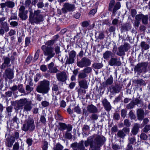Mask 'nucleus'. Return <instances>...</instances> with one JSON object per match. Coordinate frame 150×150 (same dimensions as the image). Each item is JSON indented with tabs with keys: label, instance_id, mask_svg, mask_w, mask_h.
I'll return each mask as SVG.
<instances>
[{
	"label": "nucleus",
	"instance_id": "f257e3e1",
	"mask_svg": "<svg viewBox=\"0 0 150 150\" xmlns=\"http://www.w3.org/2000/svg\"><path fill=\"white\" fill-rule=\"evenodd\" d=\"M105 141V137L98 136L95 138L94 142L92 138L90 137L88 138L87 140L84 142V143L86 147L88 146L89 145L92 150H99L100 146Z\"/></svg>",
	"mask_w": 150,
	"mask_h": 150
},
{
	"label": "nucleus",
	"instance_id": "f03ea898",
	"mask_svg": "<svg viewBox=\"0 0 150 150\" xmlns=\"http://www.w3.org/2000/svg\"><path fill=\"white\" fill-rule=\"evenodd\" d=\"M29 12V21L31 24H39L44 20L45 16L41 13L40 10L38 9L33 12V9H30Z\"/></svg>",
	"mask_w": 150,
	"mask_h": 150
},
{
	"label": "nucleus",
	"instance_id": "7ed1b4c3",
	"mask_svg": "<svg viewBox=\"0 0 150 150\" xmlns=\"http://www.w3.org/2000/svg\"><path fill=\"white\" fill-rule=\"evenodd\" d=\"M50 89L49 81L44 80L40 82V84L37 86L36 90L38 92L44 94L47 93Z\"/></svg>",
	"mask_w": 150,
	"mask_h": 150
},
{
	"label": "nucleus",
	"instance_id": "20e7f679",
	"mask_svg": "<svg viewBox=\"0 0 150 150\" xmlns=\"http://www.w3.org/2000/svg\"><path fill=\"white\" fill-rule=\"evenodd\" d=\"M35 128V125L34 124V120L33 119L29 116L25 121L22 127L23 130L27 132L29 131L33 132Z\"/></svg>",
	"mask_w": 150,
	"mask_h": 150
},
{
	"label": "nucleus",
	"instance_id": "39448f33",
	"mask_svg": "<svg viewBox=\"0 0 150 150\" xmlns=\"http://www.w3.org/2000/svg\"><path fill=\"white\" fill-rule=\"evenodd\" d=\"M41 49L43 51L44 55L47 56L46 59L47 62L49 61L55 55L53 48L51 46H46L45 45H44L42 46Z\"/></svg>",
	"mask_w": 150,
	"mask_h": 150
},
{
	"label": "nucleus",
	"instance_id": "423d86ee",
	"mask_svg": "<svg viewBox=\"0 0 150 150\" xmlns=\"http://www.w3.org/2000/svg\"><path fill=\"white\" fill-rule=\"evenodd\" d=\"M120 4L119 2L118 1L115 3L114 0H111L109 4L108 9L109 11L112 12L113 14L115 15L117 10L120 8Z\"/></svg>",
	"mask_w": 150,
	"mask_h": 150
},
{
	"label": "nucleus",
	"instance_id": "0eeeda50",
	"mask_svg": "<svg viewBox=\"0 0 150 150\" xmlns=\"http://www.w3.org/2000/svg\"><path fill=\"white\" fill-rule=\"evenodd\" d=\"M15 59V57L14 56H11L10 58L4 56L3 60V63L0 67V68L2 69H4L6 67H10V64L11 61L13 62Z\"/></svg>",
	"mask_w": 150,
	"mask_h": 150
},
{
	"label": "nucleus",
	"instance_id": "6e6552de",
	"mask_svg": "<svg viewBox=\"0 0 150 150\" xmlns=\"http://www.w3.org/2000/svg\"><path fill=\"white\" fill-rule=\"evenodd\" d=\"M91 64V60L88 58L83 57L81 60L77 62V65L80 68L89 66Z\"/></svg>",
	"mask_w": 150,
	"mask_h": 150
},
{
	"label": "nucleus",
	"instance_id": "1a4fd4ad",
	"mask_svg": "<svg viewBox=\"0 0 150 150\" xmlns=\"http://www.w3.org/2000/svg\"><path fill=\"white\" fill-rule=\"evenodd\" d=\"M130 47L129 44L125 43L124 45H122L118 47V52L117 53V54L119 56L124 55L125 52L127 51Z\"/></svg>",
	"mask_w": 150,
	"mask_h": 150
},
{
	"label": "nucleus",
	"instance_id": "9d476101",
	"mask_svg": "<svg viewBox=\"0 0 150 150\" xmlns=\"http://www.w3.org/2000/svg\"><path fill=\"white\" fill-rule=\"evenodd\" d=\"M147 64L146 63H141L138 64L135 67L134 70L135 72H137L140 74L142 72H145Z\"/></svg>",
	"mask_w": 150,
	"mask_h": 150
},
{
	"label": "nucleus",
	"instance_id": "9b49d317",
	"mask_svg": "<svg viewBox=\"0 0 150 150\" xmlns=\"http://www.w3.org/2000/svg\"><path fill=\"white\" fill-rule=\"evenodd\" d=\"M28 11L25 10V7L23 6H21L19 10V16L22 20H25L28 18L27 14Z\"/></svg>",
	"mask_w": 150,
	"mask_h": 150
},
{
	"label": "nucleus",
	"instance_id": "f8f14e48",
	"mask_svg": "<svg viewBox=\"0 0 150 150\" xmlns=\"http://www.w3.org/2000/svg\"><path fill=\"white\" fill-rule=\"evenodd\" d=\"M75 9L74 5L68 3H66L64 5V7L62 9V11L63 13H65L67 12V11H72L74 10Z\"/></svg>",
	"mask_w": 150,
	"mask_h": 150
},
{
	"label": "nucleus",
	"instance_id": "ddd939ff",
	"mask_svg": "<svg viewBox=\"0 0 150 150\" xmlns=\"http://www.w3.org/2000/svg\"><path fill=\"white\" fill-rule=\"evenodd\" d=\"M111 66H120L121 64L120 58L112 57L108 62Z\"/></svg>",
	"mask_w": 150,
	"mask_h": 150
},
{
	"label": "nucleus",
	"instance_id": "4468645a",
	"mask_svg": "<svg viewBox=\"0 0 150 150\" xmlns=\"http://www.w3.org/2000/svg\"><path fill=\"white\" fill-rule=\"evenodd\" d=\"M56 76L57 80L59 81L64 82L67 79V76L66 73L64 71L57 73Z\"/></svg>",
	"mask_w": 150,
	"mask_h": 150
},
{
	"label": "nucleus",
	"instance_id": "2eb2a0df",
	"mask_svg": "<svg viewBox=\"0 0 150 150\" xmlns=\"http://www.w3.org/2000/svg\"><path fill=\"white\" fill-rule=\"evenodd\" d=\"M9 30V27L7 23L6 22L2 23L0 26V35H3L5 32H7Z\"/></svg>",
	"mask_w": 150,
	"mask_h": 150
},
{
	"label": "nucleus",
	"instance_id": "dca6fc26",
	"mask_svg": "<svg viewBox=\"0 0 150 150\" xmlns=\"http://www.w3.org/2000/svg\"><path fill=\"white\" fill-rule=\"evenodd\" d=\"M0 6L2 10H4V8L6 7L7 8H12L15 6V3L12 1H8L4 3L0 4Z\"/></svg>",
	"mask_w": 150,
	"mask_h": 150
},
{
	"label": "nucleus",
	"instance_id": "f3484780",
	"mask_svg": "<svg viewBox=\"0 0 150 150\" xmlns=\"http://www.w3.org/2000/svg\"><path fill=\"white\" fill-rule=\"evenodd\" d=\"M129 128L124 127L122 130H120L118 131L117 134V136L119 138H123L126 136L125 133H129Z\"/></svg>",
	"mask_w": 150,
	"mask_h": 150
},
{
	"label": "nucleus",
	"instance_id": "a211bd4d",
	"mask_svg": "<svg viewBox=\"0 0 150 150\" xmlns=\"http://www.w3.org/2000/svg\"><path fill=\"white\" fill-rule=\"evenodd\" d=\"M4 76H6V78L12 79L14 77V71L12 69L9 68L6 69L4 72Z\"/></svg>",
	"mask_w": 150,
	"mask_h": 150
},
{
	"label": "nucleus",
	"instance_id": "6ab92c4d",
	"mask_svg": "<svg viewBox=\"0 0 150 150\" xmlns=\"http://www.w3.org/2000/svg\"><path fill=\"white\" fill-rule=\"evenodd\" d=\"M121 88L122 87L120 85L116 84L110 87V91L112 94L118 93L120 91Z\"/></svg>",
	"mask_w": 150,
	"mask_h": 150
},
{
	"label": "nucleus",
	"instance_id": "aec40b11",
	"mask_svg": "<svg viewBox=\"0 0 150 150\" xmlns=\"http://www.w3.org/2000/svg\"><path fill=\"white\" fill-rule=\"evenodd\" d=\"M86 109L87 111L90 113H96L98 112L97 108L93 104L88 105Z\"/></svg>",
	"mask_w": 150,
	"mask_h": 150
},
{
	"label": "nucleus",
	"instance_id": "412c9836",
	"mask_svg": "<svg viewBox=\"0 0 150 150\" xmlns=\"http://www.w3.org/2000/svg\"><path fill=\"white\" fill-rule=\"evenodd\" d=\"M28 100L26 98L21 99L17 102V105L19 109H23L25 105L28 102Z\"/></svg>",
	"mask_w": 150,
	"mask_h": 150
},
{
	"label": "nucleus",
	"instance_id": "4be33fe9",
	"mask_svg": "<svg viewBox=\"0 0 150 150\" xmlns=\"http://www.w3.org/2000/svg\"><path fill=\"white\" fill-rule=\"evenodd\" d=\"M54 63L51 62L48 65V67L49 69V71L51 73H55L58 71V70L57 67H54Z\"/></svg>",
	"mask_w": 150,
	"mask_h": 150
},
{
	"label": "nucleus",
	"instance_id": "5701e85b",
	"mask_svg": "<svg viewBox=\"0 0 150 150\" xmlns=\"http://www.w3.org/2000/svg\"><path fill=\"white\" fill-rule=\"evenodd\" d=\"M102 103L105 110L107 111H109L111 109L112 107L110 104L106 99H104L102 101Z\"/></svg>",
	"mask_w": 150,
	"mask_h": 150
},
{
	"label": "nucleus",
	"instance_id": "b1692460",
	"mask_svg": "<svg viewBox=\"0 0 150 150\" xmlns=\"http://www.w3.org/2000/svg\"><path fill=\"white\" fill-rule=\"evenodd\" d=\"M7 141L6 145L8 147H11L15 141L14 137L12 136L8 137L6 139Z\"/></svg>",
	"mask_w": 150,
	"mask_h": 150
},
{
	"label": "nucleus",
	"instance_id": "393cba45",
	"mask_svg": "<svg viewBox=\"0 0 150 150\" xmlns=\"http://www.w3.org/2000/svg\"><path fill=\"white\" fill-rule=\"evenodd\" d=\"M32 104L31 101L28 100L23 108V111L26 112L30 111L32 108Z\"/></svg>",
	"mask_w": 150,
	"mask_h": 150
},
{
	"label": "nucleus",
	"instance_id": "a878e982",
	"mask_svg": "<svg viewBox=\"0 0 150 150\" xmlns=\"http://www.w3.org/2000/svg\"><path fill=\"white\" fill-rule=\"evenodd\" d=\"M144 113L143 110L139 109L137 111V115L138 119L139 120H142L144 117Z\"/></svg>",
	"mask_w": 150,
	"mask_h": 150
},
{
	"label": "nucleus",
	"instance_id": "bb28decb",
	"mask_svg": "<svg viewBox=\"0 0 150 150\" xmlns=\"http://www.w3.org/2000/svg\"><path fill=\"white\" fill-rule=\"evenodd\" d=\"M79 85L81 88L87 89L88 88L87 81L86 80H82L79 81Z\"/></svg>",
	"mask_w": 150,
	"mask_h": 150
},
{
	"label": "nucleus",
	"instance_id": "cd10ccee",
	"mask_svg": "<svg viewBox=\"0 0 150 150\" xmlns=\"http://www.w3.org/2000/svg\"><path fill=\"white\" fill-rule=\"evenodd\" d=\"M138 124L137 123L135 124L132 130V132L133 134L134 135L136 134L138 132Z\"/></svg>",
	"mask_w": 150,
	"mask_h": 150
},
{
	"label": "nucleus",
	"instance_id": "c85d7f7f",
	"mask_svg": "<svg viewBox=\"0 0 150 150\" xmlns=\"http://www.w3.org/2000/svg\"><path fill=\"white\" fill-rule=\"evenodd\" d=\"M112 53L110 51H107L103 54V57L104 59H107L111 56Z\"/></svg>",
	"mask_w": 150,
	"mask_h": 150
},
{
	"label": "nucleus",
	"instance_id": "c756f323",
	"mask_svg": "<svg viewBox=\"0 0 150 150\" xmlns=\"http://www.w3.org/2000/svg\"><path fill=\"white\" fill-rule=\"evenodd\" d=\"M113 81V78L112 76L110 75V77L105 81V85H110L112 83Z\"/></svg>",
	"mask_w": 150,
	"mask_h": 150
},
{
	"label": "nucleus",
	"instance_id": "7c9ffc66",
	"mask_svg": "<svg viewBox=\"0 0 150 150\" xmlns=\"http://www.w3.org/2000/svg\"><path fill=\"white\" fill-rule=\"evenodd\" d=\"M67 59L65 62V64H73L74 62V58L71 57H68L67 56Z\"/></svg>",
	"mask_w": 150,
	"mask_h": 150
},
{
	"label": "nucleus",
	"instance_id": "2f4dec72",
	"mask_svg": "<svg viewBox=\"0 0 150 150\" xmlns=\"http://www.w3.org/2000/svg\"><path fill=\"white\" fill-rule=\"evenodd\" d=\"M140 46L142 49L144 50H147L149 47V45L144 41H142L141 42Z\"/></svg>",
	"mask_w": 150,
	"mask_h": 150
},
{
	"label": "nucleus",
	"instance_id": "473e14b6",
	"mask_svg": "<svg viewBox=\"0 0 150 150\" xmlns=\"http://www.w3.org/2000/svg\"><path fill=\"white\" fill-rule=\"evenodd\" d=\"M93 67L96 69H100L103 66V65L101 63H95L92 64Z\"/></svg>",
	"mask_w": 150,
	"mask_h": 150
},
{
	"label": "nucleus",
	"instance_id": "72a5a7b5",
	"mask_svg": "<svg viewBox=\"0 0 150 150\" xmlns=\"http://www.w3.org/2000/svg\"><path fill=\"white\" fill-rule=\"evenodd\" d=\"M83 70V71L86 74H89L91 73L92 71V69L91 67L88 66L85 67Z\"/></svg>",
	"mask_w": 150,
	"mask_h": 150
},
{
	"label": "nucleus",
	"instance_id": "f704fd0d",
	"mask_svg": "<svg viewBox=\"0 0 150 150\" xmlns=\"http://www.w3.org/2000/svg\"><path fill=\"white\" fill-rule=\"evenodd\" d=\"M87 75L83 71L79 73L78 75V78L80 79H83L86 78Z\"/></svg>",
	"mask_w": 150,
	"mask_h": 150
},
{
	"label": "nucleus",
	"instance_id": "c9c22d12",
	"mask_svg": "<svg viewBox=\"0 0 150 150\" xmlns=\"http://www.w3.org/2000/svg\"><path fill=\"white\" fill-rule=\"evenodd\" d=\"M84 141L81 140L78 144V148L80 149V150H83L85 149V146L83 145Z\"/></svg>",
	"mask_w": 150,
	"mask_h": 150
},
{
	"label": "nucleus",
	"instance_id": "e433bc0d",
	"mask_svg": "<svg viewBox=\"0 0 150 150\" xmlns=\"http://www.w3.org/2000/svg\"><path fill=\"white\" fill-rule=\"evenodd\" d=\"M19 144L18 142H16L13 145L12 150H19Z\"/></svg>",
	"mask_w": 150,
	"mask_h": 150
},
{
	"label": "nucleus",
	"instance_id": "4c0bfd02",
	"mask_svg": "<svg viewBox=\"0 0 150 150\" xmlns=\"http://www.w3.org/2000/svg\"><path fill=\"white\" fill-rule=\"evenodd\" d=\"M18 89L19 92L21 93H25V90L23 88V85L22 84H19L18 86Z\"/></svg>",
	"mask_w": 150,
	"mask_h": 150
},
{
	"label": "nucleus",
	"instance_id": "58836bf2",
	"mask_svg": "<svg viewBox=\"0 0 150 150\" xmlns=\"http://www.w3.org/2000/svg\"><path fill=\"white\" fill-rule=\"evenodd\" d=\"M148 16L144 15L142 19V23L144 24H147L148 23Z\"/></svg>",
	"mask_w": 150,
	"mask_h": 150
},
{
	"label": "nucleus",
	"instance_id": "ea45409f",
	"mask_svg": "<svg viewBox=\"0 0 150 150\" xmlns=\"http://www.w3.org/2000/svg\"><path fill=\"white\" fill-rule=\"evenodd\" d=\"M59 129L60 130L62 131L66 129L67 125L64 123H60L59 124Z\"/></svg>",
	"mask_w": 150,
	"mask_h": 150
},
{
	"label": "nucleus",
	"instance_id": "a19ab883",
	"mask_svg": "<svg viewBox=\"0 0 150 150\" xmlns=\"http://www.w3.org/2000/svg\"><path fill=\"white\" fill-rule=\"evenodd\" d=\"M63 146L59 144H56V147L54 148V150H62Z\"/></svg>",
	"mask_w": 150,
	"mask_h": 150
},
{
	"label": "nucleus",
	"instance_id": "79ce46f5",
	"mask_svg": "<svg viewBox=\"0 0 150 150\" xmlns=\"http://www.w3.org/2000/svg\"><path fill=\"white\" fill-rule=\"evenodd\" d=\"M90 118L91 120H96L98 119V116L96 113H92Z\"/></svg>",
	"mask_w": 150,
	"mask_h": 150
},
{
	"label": "nucleus",
	"instance_id": "37998d69",
	"mask_svg": "<svg viewBox=\"0 0 150 150\" xmlns=\"http://www.w3.org/2000/svg\"><path fill=\"white\" fill-rule=\"evenodd\" d=\"M55 42L54 40H49L45 43V45L46 46H51L53 45Z\"/></svg>",
	"mask_w": 150,
	"mask_h": 150
},
{
	"label": "nucleus",
	"instance_id": "c03bdc74",
	"mask_svg": "<svg viewBox=\"0 0 150 150\" xmlns=\"http://www.w3.org/2000/svg\"><path fill=\"white\" fill-rule=\"evenodd\" d=\"M76 56V52L74 50H72L69 54V57L74 58Z\"/></svg>",
	"mask_w": 150,
	"mask_h": 150
},
{
	"label": "nucleus",
	"instance_id": "a18cd8bd",
	"mask_svg": "<svg viewBox=\"0 0 150 150\" xmlns=\"http://www.w3.org/2000/svg\"><path fill=\"white\" fill-rule=\"evenodd\" d=\"M144 15L141 14H138L137 15L135 18V19H136V20L138 21H139L142 19V18L143 17V16Z\"/></svg>",
	"mask_w": 150,
	"mask_h": 150
},
{
	"label": "nucleus",
	"instance_id": "49530a36",
	"mask_svg": "<svg viewBox=\"0 0 150 150\" xmlns=\"http://www.w3.org/2000/svg\"><path fill=\"white\" fill-rule=\"evenodd\" d=\"M133 103L135 105H137L139 104L142 103V101L141 99H139L138 98H136L135 99Z\"/></svg>",
	"mask_w": 150,
	"mask_h": 150
},
{
	"label": "nucleus",
	"instance_id": "de8ad7c7",
	"mask_svg": "<svg viewBox=\"0 0 150 150\" xmlns=\"http://www.w3.org/2000/svg\"><path fill=\"white\" fill-rule=\"evenodd\" d=\"M37 6L38 8H42L44 6V4L43 2L40 1L38 3Z\"/></svg>",
	"mask_w": 150,
	"mask_h": 150
},
{
	"label": "nucleus",
	"instance_id": "09e8293b",
	"mask_svg": "<svg viewBox=\"0 0 150 150\" xmlns=\"http://www.w3.org/2000/svg\"><path fill=\"white\" fill-rule=\"evenodd\" d=\"M39 53L40 50H38L36 51L34 56V60H35V61H36L38 59L39 56Z\"/></svg>",
	"mask_w": 150,
	"mask_h": 150
},
{
	"label": "nucleus",
	"instance_id": "8fccbe9b",
	"mask_svg": "<svg viewBox=\"0 0 150 150\" xmlns=\"http://www.w3.org/2000/svg\"><path fill=\"white\" fill-rule=\"evenodd\" d=\"M74 111L78 114H80L81 112V110L78 105L76 106L74 108Z\"/></svg>",
	"mask_w": 150,
	"mask_h": 150
},
{
	"label": "nucleus",
	"instance_id": "3c124183",
	"mask_svg": "<svg viewBox=\"0 0 150 150\" xmlns=\"http://www.w3.org/2000/svg\"><path fill=\"white\" fill-rule=\"evenodd\" d=\"M124 124L125 126L127 127H129L131 125V123L129 120L127 119H125L124 121Z\"/></svg>",
	"mask_w": 150,
	"mask_h": 150
},
{
	"label": "nucleus",
	"instance_id": "603ef678",
	"mask_svg": "<svg viewBox=\"0 0 150 150\" xmlns=\"http://www.w3.org/2000/svg\"><path fill=\"white\" fill-rule=\"evenodd\" d=\"M8 34L9 36H12L16 34V31L13 29H11Z\"/></svg>",
	"mask_w": 150,
	"mask_h": 150
},
{
	"label": "nucleus",
	"instance_id": "864d4df0",
	"mask_svg": "<svg viewBox=\"0 0 150 150\" xmlns=\"http://www.w3.org/2000/svg\"><path fill=\"white\" fill-rule=\"evenodd\" d=\"M81 25L83 27H86L89 25V23L88 21H84L81 23Z\"/></svg>",
	"mask_w": 150,
	"mask_h": 150
},
{
	"label": "nucleus",
	"instance_id": "5fc2aeb1",
	"mask_svg": "<svg viewBox=\"0 0 150 150\" xmlns=\"http://www.w3.org/2000/svg\"><path fill=\"white\" fill-rule=\"evenodd\" d=\"M65 137L68 139H70L72 138V136L71 133L67 132L65 134Z\"/></svg>",
	"mask_w": 150,
	"mask_h": 150
},
{
	"label": "nucleus",
	"instance_id": "6e6d98bb",
	"mask_svg": "<svg viewBox=\"0 0 150 150\" xmlns=\"http://www.w3.org/2000/svg\"><path fill=\"white\" fill-rule=\"evenodd\" d=\"M18 25V22L16 21H11L10 23V25L13 27H16Z\"/></svg>",
	"mask_w": 150,
	"mask_h": 150
},
{
	"label": "nucleus",
	"instance_id": "4d7b16f0",
	"mask_svg": "<svg viewBox=\"0 0 150 150\" xmlns=\"http://www.w3.org/2000/svg\"><path fill=\"white\" fill-rule=\"evenodd\" d=\"M129 114L131 119H135L136 116L133 112L130 111Z\"/></svg>",
	"mask_w": 150,
	"mask_h": 150
},
{
	"label": "nucleus",
	"instance_id": "13d9d810",
	"mask_svg": "<svg viewBox=\"0 0 150 150\" xmlns=\"http://www.w3.org/2000/svg\"><path fill=\"white\" fill-rule=\"evenodd\" d=\"M40 69L42 71L45 72L47 70V66L45 65H42L40 67Z\"/></svg>",
	"mask_w": 150,
	"mask_h": 150
},
{
	"label": "nucleus",
	"instance_id": "bf43d9fd",
	"mask_svg": "<svg viewBox=\"0 0 150 150\" xmlns=\"http://www.w3.org/2000/svg\"><path fill=\"white\" fill-rule=\"evenodd\" d=\"M33 142V141L32 139L30 138H28L26 140V143L29 146L32 145Z\"/></svg>",
	"mask_w": 150,
	"mask_h": 150
},
{
	"label": "nucleus",
	"instance_id": "052dcab7",
	"mask_svg": "<svg viewBox=\"0 0 150 150\" xmlns=\"http://www.w3.org/2000/svg\"><path fill=\"white\" fill-rule=\"evenodd\" d=\"M17 19V17L16 13H12L10 17L11 20H16Z\"/></svg>",
	"mask_w": 150,
	"mask_h": 150
},
{
	"label": "nucleus",
	"instance_id": "680f3d73",
	"mask_svg": "<svg viewBox=\"0 0 150 150\" xmlns=\"http://www.w3.org/2000/svg\"><path fill=\"white\" fill-rule=\"evenodd\" d=\"M150 130V125H147L143 129L144 132H147L149 130Z\"/></svg>",
	"mask_w": 150,
	"mask_h": 150
},
{
	"label": "nucleus",
	"instance_id": "e2e57ef3",
	"mask_svg": "<svg viewBox=\"0 0 150 150\" xmlns=\"http://www.w3.org/2000/svg\"><path fill=\"white\" fill-rule=\"evenodd\" d=\"M55 119L57 120H62L63 119L62 117L60 114L55 115Z\"/></svg>",
	"mask_w": 150,
	"mask_h": 150
},
{
	"label": "nucleus",
	"instance_id": "0e129e2a",
	"mask_svg": "<svg viewBox=\"0 0 150 150\" xmlns=\"http://www.w3.org/2000/svg\"><path fill=\"white\" fill-rule=\"evenodd\" d=\"M140 24L139 21H138L135 20L134 23V27L135 29H137Z\"/></svg>",
	"mask_w": 150,
	"mask_h": 150
},
{
	"label": "nucleus",
	"instance_id": "69168bd1",
	"mask_svg": "<svg viewBox=\"0 0 150 150\" xmlns=\"http://www.w3.org/2000/svg\"><path fill=\"white\" fill-rule=\"evenodd\" d=\"M41 104L42 106L44 107H46L49 105L50 103L46 101H44L42 102Z\"/></svg>",
	"mask_w": 150,
	"mask_h": 150
},
{
	"label": "nucleus",
	"instance_id": "338daca9",
	"mask_svg": "<svg viewBox=\"0 0 150 150\" xmlns=\"http://www.w3.org/2000/svg\"><path fill=\"white\" fill-rule=\"evenodd\" d=\"M89 126H88L87 125H84L83 128H82L83 131L84 132H85L86 131L89 130Z\"/></svg>",
	"mask_w": 150,
	"mask_h": 150
},
{
	"label": "nucleus",
	"instance_id": "774afa93",
	"mask_svg": "<svg viewBox=\"0 0 150 150\" xmlns=\"http://www.w3.org/2000/svg\"><path fill=\"white\" fill-rule=\"evenodd\" d=\"M140 138L143 140H146L147 138V136L144 133H142L140 135Z\"/></svg>",
	"mask_w": 150,
	"mask_h": 150
}]
</instances>
